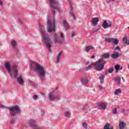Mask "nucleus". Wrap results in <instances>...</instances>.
<instances>
[{"label": "nucleus", "instance_id": "473e14b6", "mask_svg": "<svg viewBox=\"0 0 129 129\" xmlns=\"http://www.w3.org/2000/svg\"><path fill=\"white\" fill-rule=\"evenodd\" d=\"M112 113L113 114H116L117 113V108H115L112 111Z\"/></svg>", "mask_w": 129, "mask_h": 129}, {"label": "nucleus", "instance_id": "a19ab883", "mask_svg": "<svg viewBox=\"0 0 129 129\" xmlns=\"http://www.w3.org/2000/svg\"><path fill=\"white\" fill-rule=\"evenodd\" d=\"M99 88L100 90H102V89H103V87L101 86H99Z\"/></svg>", "mask_w": 129, "mask_h": 129}, {"label": "nucleus", "instance_id": "79ce46f5", "mask_svg": "<svg viewBox=\"0 0 129 129\" xmlns=\"http://www.w3.org/2000/svg\"><path fill=\"white\" fill-rule=\"evenodd\" d=\"M0 6H3V2L0 0Z\"/></svg>", "mask_w": 129, "mask_h": 129}, {"label": "nucleus", "instance_id": "c85d7f7f", "mask_svg": "<svg viewBox=\"0 0 129 129\" xmlns=\"http://www.w3.org/2000/svg\"><path fill=\"white\" fill-rule=\"evenodd\" d=\"M64 115L66 117H70L71 113L70 112L67 111L65 113Z\"/></svg>", "mask_w": 129, "mask_h": 129}, {"label": "nucleus", "instance_id": "9b49d317", "mask_svg": "<svg viewBox=\"0 0 129 129\" xmlns=\"http://www.w3.org/2000/svg\"><path fill=\"white\" fill-rule=\"evenodd\" d=\"M50 100H55L56 99H59L58 96H55L54 93H50L48 96Z\"/></svg>", "mask_w": 129, "mask_h": 129}, {"label": "nucleus", "instance_id": "49530a36", "mask_svg": "<svg viewBox=\"0 0 129 129\" xmlns=\"http://www.w3.org/2000/svg\"><path fill=\"white\" fill-rule=\"evenodd\" d=\"M28 82H31V80H29Z\"/></svg>", "mask_w": 129, "mask_h": 129}, {"label": "nucleus", "instance_id": "393cba45", "mask_svg": "<svg viewBox=\"0 0 129 129\" xmlns=\"http://www.w3.org/2000/svg\"><path fill=\"white\" fill-rule=\"evenodd\" d=\"M82 82L83 83H84L85 84H87L88 83V80L87 79V78H84L82 80Z\"/></svg>", "mask_w": 129, "mask_h": 129}, {"label": "nucleus", "instance_id": "4c0bfd02", "mask_svg": "<svg viewBox=\"0 0 129 129\" xmlns=\"http://www.w3.org/2000/svg\"><path fill=\"white\" fill-rule=\"evenodd\" d=\"M75 34V32L73 31V32H72V34H71V36H72V37H74Z\"/></svg>", "mask_w": 129, "mask_h": 129}, {"label": "nucleus", "instance_id": "aec40b11", "mask_svg": "<svg viewBox=\"0 0 129 129\" xmlns=\"http://www.w3.org/2000/svg\"><path fill=\"white\" fill-rule=\"evenodd\" d=\"M11 45L13 49H15L17 47V42L14 40H12L11 42Z\"/></svg>", "mask_w": 129, "mask_h": 129}, {"label": "nucleus", "instance_id": "58836bf2", "mask_svg": "<svg viewBox=\"0 0 129 129\" xmlns=\"http://www.w3.org/2000/svg\"><path fill=\"white\" fill-rule=\"evenodd\" d=\"M33 98L36 100L37 98H38V96L36 95H33Z\"/></svg>", "mask_w": 129, "mask_h": 129}, {"label": "nucleus", "instance_id": "a878e982", "mask_svg": "<svg viewBox=\"0 0 129 129\" xmlns=\"http://www.w3.org/2000/svg\"><path fill=\"white\" fill-rule=\"evenodd\" d=\"M114 69H113V68H111L109 69H107L106 70L107 72H108V73H112L114 71Z\"/></svg>", "mask_w": 129, "mask_h": 129}, {"label": "nucleus", "instance_id": "423d86ee", "mask_svg": "<svg viewBox=\"0 0 129 129\" xmlns=\"http://www.w3.org/2000/svg\"><path fill=\"white\" fill-rule=\"evenodd\" d=\"M43 40L46 46L48 49L49 52H51V47H52V44L53 42H52V38H49L48 36H46V35H44L43 37Z\"/></svg>", "mask_w": 129, "mask_h": 129}, {"label": "nucleus", "instance_id": "0eeeda50", "mask_svg": "<svg viewBox=\"0 0 129 129\" xmlns=\"http://www.w3.org/2000/svg\"><path fill=\"white\" fill-rule=\"evenodd\" d=\"M50 2V6L51 8L53 9L52 10V15L55 16V10L56 11H59L60 8L58 6V2L55 0H49Z\"/></svg>", "mask_w": 129, "mask_h": 129}, {"label": "nucleus", "instance_id": "f704fd0d", "mask_svg": "<svg viewBox=\"0 0 129 129\" xmlns=\"http://www.w3.org/2000/svg\"><path fill=\"white\" fill-rule=\"evenodd\" d=\"M82 126H83V127H85V128L86 129H87L88 127L86 123H83Z\"/></svg>", "mask_w": 129, "mask_h": 129}, {"label": "nucleus", "instance_id": "c9c22d12", "mask_svg": "<svg viewBox=\"0 0 129 129\" xmlns=\"http://www.w3.org/2000/svg\"><path fill=\"white\" fill-rule=\"evenodd\" d=\"M115 51L116 50H118V51H120V48H119V46H117L114 49Z\"/></svg>", "mask_w": 129, "mask_h": 129}, {"label": "nucleus", "instance_id": "de8ad7c7", "mask_svg": "<svg viewBox=\"0 0 129 129\" xmlns=\"http://www.w3.org/2000/svg\"><path fill=\"white\" fill-rule=\"evenodd\" d=\"M122 79H123V77H122Z\"/></svg>", "mask_w": 129, "mask_h": 129}, {"label": "nucleus", "instance_id": "c756f323", "mask_svg": "<svg viewBox=\"0 0 129 129\" xmlns=\"http://www.w3.org/2000/svg\"><path fill=\"white\" fill-rule=\"evenodd\" d=\"M103 57L106 59H107L108 58H109V54L105 53L103 55Z\"/></svg>", "mask_w": 129, "mask_h": 129}, {"label": "nucleus", "instance_id": "b1692460", "mask_svg": "<svg viewBox=\"0 0 129 129\" xmlns=\"http://www.w3.org/2000/svg\"><path fill=\"white\" fill-rule=\"evenodd\" d=\"M62 24L63 25H64L66 29H69V25H68V23H67V22H66V21H63L62 22Z\"/></svg>", "mask_w": 129, "mask_h": 129}, {"label": "nucleus", "instance_id": "2eb2a0df", "mask_svg": "<svg viewBox=\"0 0 129 129\" xmlns=\"http://www.w3.org/2000/svg\"><path fill=\"white\" fill-rule=\"evenodd\" d=\"M99 107L100 109L105 110L106 108V104L104 103H102L99 105Z\"/></svg>", "mask_w": 129, "mask_h": 129}, {"label": "nucleus", "instance_id": "9d476101", "mask_svg": "<svg viewBox=\"0 0 129 129\" xmlns=\"http://www.w3.org/2000/svg\"><path fill=\"white\" fill-rule=\"evenodd\" d=\"M17 82H18L20 85H24V79H23V76L20 75L18 77H16Z\"/></svg>", "mask_w": 129, "mask_h": 129}, {"label": "nucleus", "instance_id": "cd10ccee", "mask_svg": "<svg viewBox=\"0 0 129 129\" xmlns=\"http://www.w3.org/2000/svg\"><path fill=\"white\" fill-rule=\"evenodd\" d=\"M110 126V124H106L104 127V129H112V127H109Z\"/></svg>", "mask_w": 129, "mask_h": 129}, {"label": "nucleus", "instance_id": "72a5a7b5", "mask_svg": "<svg viewBox=\"0 0 129 129\" xmlns=\"http://www.w3.org/2000/svg\"><path fill=\"white\" fill-rule=\"evenodd\" d=\"M39 30L41 34H44L45 33V31H44V30H43V28H42V27L40 26Z\"/></svg>", "mask_w": 129, "mask_h": 129}, {"label": "nucleus", "instance_id": "39448f33", "mask_svg": "<svg viewBox=\"0 0 129 129\" xmlns=\"http://www.w3.org/2000/svg\"><path fill=\"white\" fill-rule=\"evenodd\" d=\"M47 30L48 33H52L55 31V20L53 19V22H51L50 19L47 18Z\"/></svg>", "mask_w": 129, "mask_h": 129}, {"label": "nucleus", "instance_id": "ddd939ff", "mask_svg": "<svg viewBox=\"0 0 129 129\" xmlns=\"http://www.w3.org/2000/svg\"><path fill=\"white\" fill-rule=\"evenodd\" d=\"M102 27L104 28V29H106L107 28H109V27H111L112 24H107V22H106V20L104 21L103 24H102Z\"/></svg>", "mask_w": 129, "mask_h": 129}, {"label": "nucleus", "instance_id": "f03ea898", "mask_svg": "<svg viewBox=\"0 0 129 129\" xmlns=\"http://www.w3.org/2000/svg\"><path fill=\"white\" fill-rule=\"evenodd\" d=\"M31 66L32 65H35L34 71H36V72L38 73L39 77L42 78V80H44V78H45V75L46 74V71H45V69H44V67L40 65L38 63L31 62Z\"/></svg>", "mask_w": 129, "mask_h": 129}, {"label": "nucleus", "instance_id": "5701e85b", "mask_svg": "<svg viewBox=\"0 0 129 129\" xmlns=\"http://www.w3.org/2000/svg\"><path fill=\"white\" fill-rule=\"evenodd\" d=\"M119 93H121V90L120 89H117L115 91L114 94V95H118Z\"/></svg>", "mask_w": 129, "mask_h": 129}, {"label": "nucleus", "instance_id": "4be33fe9", "mask_svg": "<svg viewBox=\"0 0 129 129\" xmlns=\"http://www.w3.org/2000/svg\"><path fill=\"white\" fill-rule=\"evenodd\" d=\"M119 56L118 52H114L111 55V57L113 58H117Z\"/></svg>", "mask_w": 129, "mask_h": 129}, {"label": "nucleus", "instance_id": "bb28decb", "mask_svg": "<svg viewBox=\"0 0 129 129\" xmlns=\"http://www.w3.org/2000/svg\"><path fill=\"white\" fill-rule=\"evenodd\" d=\"M121 78L119 76H116V80L118 84H119L120 83V80Z\"/></svg>", "mask_w": 129, "mask_h": 129}, {"label": "nucleus", "instance_id": "e433bc0d", "mask_svg": "<svg viewBox=\"0 0 129 129\" xmlns=\"http://www.w3.org/2000/svg\"><path fill=\"white\" fill-rule=\"evenodd\" d=\"M70 6L71 8V11H73V4H72V3H70Z\"/></svg>", "mask_w": 129, "mask_h": 129}, {"label": "nucleus", "instance_id": "f3484780", "mask_svg": "<svg viewBox=\"0 0 129 129\" xmlns=\"http://www.w3.org/2000/svg\"><path fill=\"white\" fill-rule=\"evenodd\" d=\"M94 65H95V63H94V62H92L89 66H88L86 68H85V70L86 71H88V70H91V69L92 68V67L94 66Z\"/></svg>", "mask_w": 129, "mask_h": 129}, {"label": "nucleus", "instance_id": "dca6fc26", "mask_svg": "<svg viewBox=\"0 0 129 129\" xmlns=\"http://www.w3.org/2000/svg\"><path fill=\"white\" fill-rule=\"evenodd\" d=\"M93 49H94V47H93V46H88L85 47L84 48V50H85V51H86V52L88 53V52H89V51H90V50H91V49L93 50Z\"/></svg>", "mask_w": 129, "mask_h": 129}, {"label": "nucleus", "instance_id": "1a4fd4ad", "mask_svg": "<svg viewBox=\"0 0 129 129\" xmlns=\"http://www.w3.org/2000/svg\"><path fill=\"white\" fill-rule=\"evenodd\" d=\"M106 41L108 42V43H113L115 45H117L118 44V39H114V38H106Z\"/></svg>", "mask_w": 129, "mask_h": 129}, {"label": "nucleus", "instance_id": "37998d69", "mask_svg": "<svg viewBox=\"0 0 129 129\" xmlns=\"http://www.w3.org/2000/svg\"><path fill=\"white\" fill-rule=\"evenodd\" d=\"M90 61H87L86 65H88V64H90Z\"/></svg>", "mask_w": 129, "mask_h": 129}, {"label": "nucleus", "instance_id": "4468645a", "mask_svg": "<svg viewBox=\"0 0 129 129\" xmlns=\"http://www.w3.org/2000/svg\"><path fill=\"white\" fill-rule=\"evenodd\" d=\"M126 125V123H124V122L120 121L119 123V129H124V127Z\"/></svg>", "mask_w": 129, "mask_h": 129}, {"label": "nucleus", "instance_id": "7ed1b4c3", "mask_svg": "<svg viewBox=\"0 0 129 129\" xmlns=\"http://www.w3.org/2000/svg\"><path fill=\"white\" fill-rule=\"evenodd\" d=\"M1 107L2 108H8V109L10 110L11 116H15L16 114H19L21 112V109H20L19 106L16 105L11 107H7L5 106L1 105Z\"/></svg>", "mask_w": 129, "mask_h": 129}, {"label": "nucleus", "instance_id": "6e6552de", "mask_svg": "<svg viewBox=\"0 0 129 129\" xmlns=\"http://www.w3.org/2000/svg\"><path fill=\"white\" fill-rule=\"evenodd\" d=\"M53 37V41L55 44H56V43H59V44H62V43H63V41H62V40H64V34L63 33H61L59 35V37L61 40L58 39V35H57V34H54Z\"/></svg>", "mask_w": 129, "mask_h": 129}, {"label": "nucleus", "instance_id": "f257e3e1", "mask_svg": "<svg viewBox=\"0 0 129 129\" xmlns=\"http://www.w3.org/2000/svg\"><path fill=\"white\" fill-rule=\"evenodd\" d=\"M5 67L12 78H16V77H18L19 74L18 73V70L17 69V66H14L11 67L10 62H6L5 63Z\"/></svg>", "mask_w": 129, "mask_h": 129}, {"label": "nucleus", "instance_id": "7c9ffc66", "mask_svg": "<svg viewBox=\"0 0 129 129\" xmlns=\"http://www.w3.org/2000/svg\"><path fill=\"white\" fill-rule=\"evenodd\" d=\"M29 124H30L31 126H36V125H35V123L32 120L30 121Z\"/></svg>", "mask_w": 129, "mask_h": 129}, {"label": "nucleus", "instance_id": "f8f14e48", "mask_svg": "<svg viewBox=\"0 0 129 129\" xmlns=\"http://www.w3.org/2000/svg\"><path fill=\"white\" fill-rule=\"evenodd\" d=\"M98 22H99V19H98V17L93 18L91 20V22L92 23L93 27L97 26Z\"/></svg>", "mask_w": 129, "mask_h": 129}, {"label": "nucleus", "instance_id": "ea45409f", "mask_svg": "<svg viewBox=\"0 0 129 129\" xmlns=\"http://www.w3.org/2000/svg\"><path fill=\"white\" fill-rule=\"evenodd\" d=\"M125 111V110H124V109H121V112H122V113H124Z\"/></svg>", "mask_w": 129, "mask_h": 129}, {"label": "nucleus", "instance_id": "a18cd8bd", "mask_svg": "<svg viewBox=\"0 0 129 129\" xmlns=\"http://www.w3.org/2000/svg\"><path fill=\"white\" fill-rule=\"evenodd\" d=\"M91 58H92V59H94V58H95V56L93 55V56H92Z\"/></svg>", "mask_w": 129, "mask_h": 129}, {"label": "nucleus", "instance_id": "6ab92c4d", "mask_svg": "<svg viewBox=\"0 0 129 129\" xmlns=\"http://www.w3.org/2000/svg\"><path fill=\"white\" fill-rule=\"evenodd\" d=\"M114 68L116 70V72H118V70H121V69H122V67L120 66L119 64H117L114 66Z\"/></svg>", "mask_w": 129, "mask_h": 129}, {"label": "nucleus", "instance_id": "a211bd4d", "mask_svg": "<svg viewBox=\"0 0 129 129\" xmlns=\"http://www.w3.org/2000/svg\"><path fill=\"white\" fill-rule=\"evenodd\" d=\"M62 53H63V51H60L56 57V63H59V61L60 60V58H61V55H62Z\"/></svg>", "mask_w": 129, "mask_h": 129}, {"label": "nucleus", "instance_id": "c03bdc74", "mask_svg": "<svg viewBox=\"0 0 129 129\" xmlns=\"http://www.w3.org/2000/svg\"><path fill=\"white\" fill-rule=\"evenodd\" d=\"M14 122H15V120H13L11 121V123H14Z\"/></svg>", "mask_w": 129, "mask_h": 129}, {"label": "nucleus", "instance_id": "2f4dec72", "mask_svg": "<svg viewBox=\"0 0 129 129\" xmlns=\"http://www.w3.org/2000/svg\"><path fill=\"white\" fill-rule=\"evenodd\" d=\"M70 17H73V20H75L76 19L75 17V15L74 13H70Z\"/></svg>", "mask_w": 129, "mask_h": 129}, {"label": "nucleus", "instance_id": "20e7f679", "mask_svg": "<svg viewBox=\"0 0 129 129\" xmlns=\"http://www.w3.org/2000/svg\"><path fill=\"white\" fill-rule=\"evenodd\" d=\"M105 61H103V58H100L98 61L94 62L95 64V69L97 70V71H101L104 68V64H105Z\"/></svg>", "mask_w": 129, "mask_h": 129}, {"label": "nucleus", "instance_id": "412c9836", "mask_svg": "<svg viewBox=\"0 0 129 129\" xmlns=\"http://www.w3.org/2000/svg\"><path fill=\"white\" fill-rule=\"evenodd\" d=\"M105 78V76L104 75L101 74L99 77V79L100 81V83H103L104 82V78Z\"/></svg>", "mask_w": 129, "mask_h": 129}]
</instances>
